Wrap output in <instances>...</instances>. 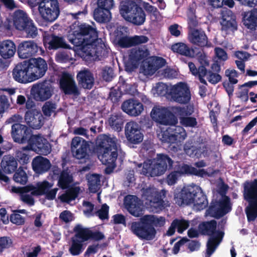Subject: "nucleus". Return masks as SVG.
I'll return each instance as SVG.
<instances>
[{
	"label": "nucleus",
	"mask_w": 257,
	"mask_h": 257,
	"mask_svg": "<svg viewBox=\"0 0 257 257\" xmlns=\"http://www.w3.org/2000/svg\"><path fill=\"white\" fill-rule=\"evenodd\" d=\"M124 205L128 211L135 217L140 216L144 213L143 204L136 196H126L124 199Z\"/></svg>",
	"instance_id": "obj_24"
},
{
	"label": "nucleus",
	"mask_w": 257,
	"mask_h": 257,
	"mask_svg": "<svg viewBox=\"0 0 257 257\" xmlns=\"http://www.w3.org/2000/svg\"><path fill=\"white\" fill-rule=\"evenodd\" d=\"M149 54V51L145 47L132 49L128 60L125 64L126 70L128 72L133 71L138 67L139 62L146 58Z\"/></svg>",
	"instance_id": "obj_19"
},
{
	"label": "nucleus",
	"mask_w": 257,
	"mask_h": 257,
	"mask_svg": "<svg viewBox=\"0 0 257 257\" xmlns=\"http://www.w3.org/2000/svg\"><path fill=\"white\" fill-rule=\"evenodd\" d=\"M34 171L38 174H42L48 171L51 167V163L47 158L37 156L32 161Z\"/></svg>",
	"instance_id": "obj_34"
},
{
	"label": "nucleus",
	"mask_w": 257,
	"mask_h": 257,
	"mask_svg": "<svg viewBox=\"0 0 257 257\" xmlns=\"http://www.w3.org/2000/svg\"><path fill=\"white\" fill-rule=\"evenodd\" d=\"M113 0H98L97 6L98 8L103 9L109 11L113 7Z\"/></svg>",
	"instance_id": "obj_56"
},
{
	"label": "nucleus",
	"mask_w": 257,
	"mask_h": 257,
	"mask_svg": "<svg viewBox=\"0 0 257 257\" xmlns=\"http://www.w3.org/2000/svg\"><path fill=\"white\" fill-rule=\"evenodd\" d=\"M171 49L174 52L186 56L191 57L193 55V51L185 43H177L172 45Z\"/></svg>",
	"instance_id": "obj_43"
},
{
	"label": "nucleus",
	"mask_w": 257,
	"mask_h": 257,
	"mask_svg": "<svg viewBox=\"0 0 257 257\" xmlns=\"http://www.w3.org/2000/svg\"><path fill=\"white\" fill-rule=\"evenodd\" d=\"M26 123L31 127L38 129L43 124V117L37 109H32L26 112L25 116Z\"/></svg>",
	"instance_id": "obj_29"
},
{
	"label": "nucleus",
	"mask_w": 257,
	"mask_h": 257,
	"mask_svg": "<svg viewBox=\"0 0 257 257\" xmlns=\"http://www.w3.org/2000/svg\"><path fill=\"white\" fill-rule=\"evenodd\" d=\"M151 116L157 123L165 125H175L178 122V119L172 113L171 108L163 106L154 107L151 112Z\"/></svg>",
	"instance_id": "obj_12"
},
{
	"label": "nucleus",
	"mask_w": 257,
	"mask_h": 257,
	"mask_svg": "<svg viewBox=\"0 0 257 257\" xmlns=\"http://www.w3.org/2000/svg\"><path fill=\"white\" fill-rule=\"evenodd\" d=\"M119 12L126 21L136 25L143 24L146 20L144 11L134 0L121 2L119 6Z\"/></svg>",
	"instance_id": "obj_8"
},
{
	"label": "nucleus",
	"mask_w": 257,
	"mask_h": 257,
	"mask_svg": "<svg viewBox=\"0 0 257 257\" xmlns=\"http://www.w3.org/2000/svg\"><path fill=\"white\" fill-rule=\"evenodd\" d=\"M189 41L199 46H204L207 42V37L203 31L198 29H191L188 33Z\"/></svg>",
	"instance_id": "obj_31"
},
{
	"label": "nucleus",
	"mask_w": 257,
	"mask_h": 257,
	"mask_svg": "<svg viewBox=\"0 0 257 257\" xmlns=\"http://www.w3.org/2000/svg\"><path fill=\"white\" fill-rule=\"evenodd\" d=\"M93 26L75 23L70 27L68 39L74 45L80 47L78 54L86 61H94L105 54V45L97 39Z\"/></svg>",
	"instance_id": "obj_1"
},
{
	"label": "nucleus",
	"mask_w": 257,
	"mask_h": 257,
	"mask_svg": "<svg viewBox=\"0 0 257 257\" xmlns=\"http://www.w3.org/2000/svg\"><path fill=\"white\" fill-rule=\"evenodd\" d=\"M32 150L29 144L28 146L22 147L16 151L15 157L17 160L22 164H26L30 160L29 151Z\"/></svg>",
	"instance_id": "obj_40"
},
{
	"label": "nucleus",
	"mask_w": 257,
	"mask_h": 257,
	"mask_svg": "<svg viewBox=\"0 0 257 257\" xmlns=\"http://www.w3.org/2000/svg\"><path fill=\"white\" fill-rule=\"evenodd\" d=\"M38 11L41 18L45 21L53 22L60 14L57 0H45L38 4Z\"/></svg>",
	"instance_id": "obj_10"
},
{
	"label": "nucleus",
	"mask_w": 257,
	"mask_h": 257,
	"mask_svg": "<svg viewBox=\"0 0 257 257\" xmlns=\"http://www.w3.org/2000/svg\"><path fill=\"white\" fill-rule=\"evenodd\" d=\"M187 137L185 129L181 126L168 127L158 133V138L164 143L175 144L183 142Z\"/></svg>",
	"instance_id": "obj_11"
},
{
	"label": "nucleus",
	"mask_w": 257,
	"mask_h": 257,
	"mask_svg": "<svg viewBox=\"0 0 257 257\" xmlns=\"http://www.w3.org/2000/svg\"><path fill=\"white\" fill-rule=\"evenodd\" d=\"M14 180L15 182L24 184L27 181V176L26 172L22 167H20L14 175Z\"/></svg>",
	"instance_id": "obj_54"
},
{
	"label": "nucleus",
	"mask_w": 257,
	"mask_h": 257,
	"mask_svg": "<svg viewBox=\"0 0 257 257\" xmlns=\"http://www.w3.org/2000/svg\"><path fill=\"white\" fill-rule=\"evenodd\" d=\"M142 70L145 75H152L156 72V67L152 64L151 58L144 62Z\"/></svg>",
	"instance_id": "obj_53"
},
{
	"label": "nucleus",
	"mask_w": 257,
	"mask_h": 257,
	"mask_svg": "<svg viewBox=\"0 0 257 257\" xmlns=\"http://www.w3.org/2000/svg\"><path fill=\"white\" fill-rule=\"evenodd\" d=\"M30 18L27 14L22 10H16L12 15V20L15 28L19 31H22L24 29Z\"/></svg>",
	"instance_id": "obj_30"
},
{
	"label": "nucleus",
	"mask_w": 257,
	"mask_h": 257,
	"mask_svg": "<svg viewBox=\"0 0 257 257\" xmlns=\"http://www.w3.org/2000/svg\"><path fill=\"white\" fill-rule=\"evenodd\" d=\"M243 24L248 29L255 30L257 27V10L244 12L243 15Z\"/></svg>",
	"instance_id": "obj_37"
},
{
	"label": "nucleus",
	"mask_w": 257,
	"mask_h": 257,
	"mask_svg": "<svg viewBox=\"0 0 257 257\" xmlns=\"http://www.w3.org/2000/svg\"><path fill=\"white\" fill-rule=\"evenodd\" d=\"M170 87L166 84L159 82L156 84L152 89L154 95L164 96L167 93L169 94Z\"/></svg>",
	"instance_id": "obj_49"
},
{
	"label": "nucleus",
	"mask_w": 257,
	"mask_h": 257,
	"mask_svg": "<svg viewBox=\"0 0 257 257\" xmlns=\"http://www.w3.org/2000/svg\"><path fill=\"white\" fill-rule=\"evenodd\" d=\"M225 75L228 77V79L230 83L234 84L237 83V73L235 70H227L225 71Z\"/></svg>",
	"instance_id": "obj_64"
},
{
	"label": "nucleus",
	"mask_w": 257,
	"mask_h": 257,
	"mask_svg": "<svg viewBox=\"0 0 257 257\" xmlns=\"http://www.w3.org/2000/svg\"><path fill=\"white\" fill-rule=\"evenodd\" d=\"M188 67L191 73L196 76L198 77L200 82L202 83L206 84V81L203 78L206 74V69L203 66H200L197 69L194 63L189 62Z\"/></svg>",
	"instance_id": "obj_45"
},
{
	"label": "nucleus",
	"mask_w": 257,
	"mask_h": 257,
	"mask_svg": "<svg viewBox=\"0 0 257 257\" xmlns=\"http://www.w3.org/2000/svg\"><path fill=\"white\" fill-rule=\"evenodd\" d=\"M10 103L7 97L4 95H0V117L2 114L10 107Z\"/></svg>",
	"instance_id": "obj_59"
},
{
	"label": "nucleus",
	"mask_w": 257,
	"mask_h": 257,
	"mask_svg": "<svg viewBox=\"0 0 257 257\" xmlns=\"http://www.w3.org/2000/svg\"><path fill=\"white\" fill-rule=\"evenodd\" d=\"M120 142L111 135H102L99 136L97 143L100 147L98 158L101 163L107 166L105 171L110 173L115 167V161L118 156L121 162L125 154L120 149Z\"/></svg>",
	"instance_id": "obj_2"
},
{
	"label": "nucleus",
	"mask_w": 257,
	"mask_h": 257,
	"mask_svg": "<svg viewBox=\"0 0 257 257\" xmlns=\"http://www.w3.org/2000/svg\"><path fill=\"white\" fill-rule=\"evenodd\" d=\"M16 45L14 42L10 40L0 42V55L5 59L13 57L16 53Z\"/></svg>",
	"instance_id": "obj_32"
},
{
	"label": "nucleus",
	"mask_w": 257,
	"mask_h": 257,
	"mask_svg": "<svg viewBox=\"0 0 257 257\" xmlns=\"http://www.w3.org/2000/svg\"><path fill=\"white\" fill-rule=\"evenodd\" d=\"M79 85L84 88L91 89L93 85L94 78L88 69L80 71L77 75Z\"/></svg>",
	"instance_id": "obj_33"
},
{
	"label": "nucleus",
	"mask_w": 257,
	"mask_h": 257,
	"mask_svg": "<svg viewBox=\"0 0 257 257\" xmlns=\"http://www.w3.org/2000/svg\"><path fill=\"white\" fill-rule=\"evenodd\" d=\"M180 177L179 172L174 171L167 176V183L169 185H173L177 182L178 179Z\"/></svg>",
	"instance_id": "obj_62"
},
{
	"label": "nucleus",
	"mask_w": 257,
	"mask_h": 257,
	"mask_svg": "<svg viewBox=\"0 0 257 257\" xmlns=\"http://www.w3.org/2000/svg\"><path fill=\"white\" fill-rule=\"evenodd\" d=\"M125 136L127 140L133 144L141 143L144 138V135L141 132L140 125L134 121L126 123L124 128Z\"/></svg>",
	"instance_id": "obj_20"
},
{
	"label": "nucleus",
	"mask_w": 257,
	"mask_h": 257,
	"mask_svg": "<svg viewBox=\"0 0 257 257\" xmlns=\"http://www.w3.org/2000/svg\"><path fill=\"white\" fill-rule=\"evenodd\" d=\"M216 222L211 220L204 222L199 225V230L203 234L209 235L207 243V249L205 257H210L221 243L224 232L221 230H216Z\"/></svg>",
	"instance_id": "obj_7"
},
{
	"label": "nucleus",
	"mask_w": 257,
	"mask_h": 257,
	"mask_svg": "<svg viewBox=\"0 0 257 257\" xmlns=\"http://www.w3.org/2000/svg\"><path fill=\"white\" fill-rule=\"evenodd\" d=\"M32 150L43 155L49 154L51 146L48 141L40 135H33L29 142Z\"/></svg>",
	"instance_id": "obj_22"
},
{
	"label": "nucleus",
	"mask_w": 257,
	"mask_h": 257,
	"mask_svg": "<svg viewBox=\"0 0 257 257\" xmlns=\"http://www.w3.org/2000/svg\"><path fill=\"white\" fill-rule=\"evenodd\" d=\"M173 161L167 156L158 154L153 160H148L143 164H138L137 171L147 176H159L172 166Z\"/></svg>",
	"instance_id": "obj_6"
},
{
	"label": "nucleus",
	"mask_w": 257,
	"mask_h": 257,
	"mask_svg": "<svg viewBox=\"0 0 257 257\" xmlns=\"http://www.w3.org/2000/svg\"><path fill=\"white\" fill-rule=\"evenodd\" d=\"M10 221L14 224L20 225L25 223V218L19 213L14 212L10 216Z\"/></svg>",
	"instance_id": "obj_61"
},
{
	"label": "nucleus",
	"mask_w": 257,
	"mask_h": 257,
	"mask_svg": "<svg viewBox=\"0 0 257 257\" xmlns=\"http://www.w3.org/2000/svg\"><path fill=\"white\" fill-rule=\"evenodd\" d=\"M174 199L178 205H192L194 210L200 211L205 208L208 201L201 188L192 184L184 187L180 191H176Z\"/></svg>",
	"instance_id": "obj_4"
},
{
	"label": "nucleus",
	"mask_w": 257,
	"mask_h": 257,
	"mask_svg": "<svg viewBox=\"0 0 257 257\" xmlns=\"http://www.w3.org/2000/svg\"><path fill=\"white\" fill-rule=\"evenodd\" d=\"M74 231L75 233L74 238L78 239L82 243L87 241L91 238V230L81 225H77L74 227Z\"/></svg>",
	"instance_id": "obj_38"
},
{
	"label": "nucleus",
	"mask_w": 257,
	"mask_h": 257,
	"mask_svg": "<svg viewBox=\"0 0 257 257\" xmlns=\"http://www.w3.org/2000/svg\"><path fill=\"white\" fill-rule=\"evenodd\" d=\"M83 244L78 239L73 238L69 248V252L74 256L78 255L83 251Z\"/></svg>",
	"instance_id": "obj_51"
},
{
	"label": "nucleus",
	"mask_w": 257,
	"mask_h": 257,
	"mask_svg": "<svg viewBox=\"0 0 257 257\" xmlns=\"http://www.w3.org/2000/svg\"><path fill=\"white\" fill-rule=\"evenodd\" d=\"M88 147L87 142L80 137H76L72 140V152L77 159H82L87 156Z\"/></svg>",
	"instance_id": "obj_25"
},
{
	"label": "nucleus",
	"mask_w": 257,
	"mask_h": 257,
	"mask_svg": "<svg viewBox=\"0 0 257 257\" xmlns=\"http://www.w3.org/2000/svg\"><path fill=\"white\" fill-rule=\"evenodd\" d=\"M30 185L27 186L17 188L13 187L11 191L14 193H20L21 200L30 205H33L34 204V200L32 195H34L33 190H30V188H27Z\"/></svg>",
	"instance_id": "obj_36"
},
{
	"label": "nucleus",
	"mask_w": 257,
	"mask_h": 257,
	"mask_svg": "<svg viewBox=\"0 0 257 257\" xmlns=\"http://www.w3.org/2000/svg\"><path fill=\"white\" fill-rule=\"evenodd\" d=\"M73 181L72 176L67 171H63L59 177L58 184L62 189L68 188Z\"/></svg>",
	"instance_id": "obj_47"
},
{
	"label": "nucleus",
	"mask_w": 257,
	"mask_h": 257,
	"mask_svg": "<svg viewBox=\"0 0 257 257\" xmlns=\"http://www.w3.org/2000/svg\"><path fill=\"white\" fill-rule=\"evenodd\" d=\"M178 232L181 233L189 226L190 222L184 219H175Z\"/></svg>",
	"instance_id": "obj_60"
},
{
	"label": "nucleus",
	"mask_w": 257,
	"mask_h": 257,
	"mask_svg": "<svg viewBox=\"0 0 257 257\" xmlns=\"http://www.w3.org/2000/svg\"><path fill=\"white\" fill-rule=\"evenodd\" d=\"M43 43L45 48L49 50L57 49L59 48H68V45L62 37L53 35H45L44 37Z\"/></svg>",
	"instance_id": "obj_27"
},
{
	"label": "nucleus",
	"mask_w": 257,
	"mask_h": 257,
	"mask_svg": "<svg viewBox=\"0 0 257 257\" xmlns=\"http://www.w3.org/2000/svg\"><path fill=\"white\" fill-rule=\"evenodd\" d=\"M172 113L181 117L190 115L193 112V107L191 105H188L186 107H172L171 108Z\"/></svg>",
	"instance_id": "obj_46"
},
{
	"label": "nucleus",
	"mask_w": 257,
	"mask_h": 257,
	"mask_svg": "<svg viewBox=\"0 0 257 257\" xmlns=\"http://www.w3.org/2000/svg\"><path fill=\"white\" fill-rule=\"evenodd\" d=\"M1 166L5 173L10 174L16 170L18 167V163L14 157L8 155L3 158Z\"/></svg>",
	"instance_id": "obj_39"
},
{
	"label": "nucleus",
	"mask_w": 257,
	"mask_h": 257,
	"mask_svg": "<svg viewBox=\"0 0 257 257\" xmlns=\"http://www.w3.org/2000/svg\"><path fill=\"white\" fill-rule=\"evenodd\" d=\"M55 104L50 102H47L42 108L43 112L46 116H50L55 110Z\"/></svg>",
	"instance_id": "obj_58"
},
{
	"label": "nucleus",
	"mask_w": 257,
	"mask_h": 257,
	"mask_svg": "<svg viewBox=\"0 0 257 257\" xmlns=\"http://www.w3.org/2000/svg\"><path fill=\"white\" fill-rule=\"evenodd\" d=\"M47 70V64L42 58H31L18 64L13 70V77L19 83L26 84L43 77Z\"/></svg>",
	"instance_id": "obj_3"
},
{
	"label": "nucleus",
	"mask_w": 257,
	"mask_h": 257,
	"mask_svg": "<svg viewBox=\"0 0 257 257\" xmlns=\"http://www.w3.org/2000/svg\"><path fill=\"white\" fill-rule=\"evenodd\" d=\"M108 123L113 130L119 132L122 128L123 121L120 116L113 115L109 118Z\"/></svg>",
	"instance_id": "obj_52"
},
{
	"label": "nucleus",
	"mask_w": 257,
	"mask_h": 257,
	"mask_svg": "<svg viewBox=\"0 0 257 257\" xmlns=\"http://www.w3.org/2000/svg\"><path fill=\"white\" fill-rule=\"evenodd\" d=\"M109 207L104 204L102 205L101 208L98 210L96 212L95 214L98 216L99 218L102 220L107 219L108 214Z\"/></svg>",
	"instance_id": "obj_57"
},
{
	"label": "nucleus",
	"mask_w": 257,
	"mask_h": 257,
	"mask_svg": "<svg viewBox=\"0 0 257 257\" xmlns=\"http://www.w3.org/2000/svg\"><path fill=\"white\" fill-rule=\"evenodd\" d=\"M53 186V183H49L47 181H43L38 182L35 185H30V186L27 188H30V190H33L34 195H45L47 199L53 200L56 197L58 189H50Z\"/></svg>",
	"instance_id": "obj_17"
},
{
	"label": "nucleus",
	"mask_w": 257,
	"mask_h": 257,
	"mask_svg": "<svg viewBox=\"0 0 257 257\" xmlns=\"http://www.w3.org/2000/svg\"><path fill=\"white\" fill-rule=\"evenodd\" d=\"M121 107L123 112L132 116H139L144 110L143 104L134 99L124 101L122 103Z\"/></svg>",
	"instance_id": "obj_26"
},
{
	"label": "nucleus",
	"mask_w": 257,
	"mask_h": 257,
	"mask_svg": "<svg viewBox=\"0 0 257 257\" xmlns=\"http://www.w3.org/2000/svg\"><path fill=\"white\" fill-rule=\"evenodd\" d=\"M53 93L51 84L47 81H43L33 85L31 94L37 101H44L50 98Z\"/></svg>",
	"instance_id": "obj_16"
},
{
	"label": "nucleus",
	"mask_w": 257,
	"mask_h": 257,
	"mask_svg": "<svg viewBox=\"0 0 257 257\" xmlns=\"http://www.w3.org/2000/svg\"><path fill=\"white\" fill-rule=\"evenodd\" d=\"M94 18L99 23L109 22L111 19V14L109 11L97 8L94 11Z\"/></svg>",
	"instance_id": "obj_42"
},
{
	"label": "nucleus",
	"mask_w": 257,
	"mask_h": 257,
	"mask_svg": "<svg viewBox=\"0 0 257 257\" xmlns=\"http://www.w3.org/2000/svg\"><path fill=\"white\" fill-rule=\"evenodd\" d=\"M11 135L15 142L28 144L33 136L32 135L31 131L27 126L20 123H15L12 126Z\"/></svg>",
	"instance_id": "obj_21"
},
{
	"label": "nucleus",
	"mask_w": 257,
	"mask_h": 257,
	"mask_svg": "<svg viewBox=\"0 0 257 257\" xmlns=\"http://www.w3.org/2000/svg\"><path fill=\"white\" fill-rule=\"evenodd\" d=\"M169 94L172 99L180 104L188 103L191 97L189 87L185 82H179L170 86Z\"/></svg>",
	"instance_id": "obj_13"
},
{
	"label": "nucleus",
	"mask_w": 257,
	"mask_h": 257,
	"mask_svg": "<svg viewBox=\"0 0 257 257\" xmlns=\"http://www.w3.org/2000/svg\"><path fill=\"white\" fill-rule=\"evenodd\" d=\"M60 85L61 88L65 94H72L75 96L79 94L73 76L68 73H63L60 79Z\"/></svg>",
	"instance_id": "obj_23"
},
{
	"label": "nucleus",
	"mask_w": 257,
	"mask_h": 257,
	"mask_svg": "<svg viewBox=\"0 0 257 257\" xmlns=\"http://www.w3.org/2000/svg\"><path fill=\"white\" fill-rule=\"evenodd\" d=\"M112 39L115 44L122 48L144 44L149 41V38L144 35L128 37L126 28L122 27H117L112 35Z\"/></svg>",
	"instance_id": "obj_9"
},
{
	"label": "nucleus",
	"mask_w": 257,
	"mask_h": 257,
	"mask_svg": "<svg viewBox=\"0 0 257 257\" xmlns=\"http://www.w3.org/2000/svg\"><path fill=\"white\" fill-rule=\"evenodd\" d=\"M180 122L186 127H195L197 124L196 119L192 117H181Z\"/></svg>",
	"instance_id": "obj_55"
},
{
	"label": "nucleus",
	"mask_w": 257,
	"mask_h": 257,
	"mask_svg": "<svg viewBox=\"0 0 257 257\" xmlns=\"http://www.w3.org/2000/svg\"><path fill=\"white\" fill-rule=\"evenodd\" d=\"M205 76L206 77L208 81L212 84H216L221 80V76L219 74L210 71L206 72Z\"/></svg>",
	"instance_id": "obj_63"
},
{
	"label": "nucleus",
	"mask_w": 257,
	"mask_h": 257,
	"mask_svg": "<svg viewBox=\"0 0 257 257\" xmlns=\"http://www.w3.org/2000/svg\"><path fill=\"white\" fill-rule=\"evenodd\" d=\"M88 185L90 191L96 192L100 186V176L98 174H90L87 176Z\"/></svg>",
	"instance_id": "obj_44"
},
{
	"label": "nucleus",
	"mask_w": 257,
	"mask_h": 257,
	"mask_svg": "<svg viewBox=\"0 0 257 257\" xmlns=\"http://www.w3.org/2000/svg\"><path fill=\"white\" fill-rule=\"evenodd\" d=\"M187 22L190 30L195 29L198 24L197 17L195 15V6L192 5L187 12Z\"/></svg>",
	"instance_id": "obj_48"
},
{
	"label": "nucleus",
	"mask_w": 257,
	"mask_h": 257,
	"mask_svg": "<svg viewBox=\"0 0 257 257\" xmlns=\"http://www.w3.org/2000/svg\"><path fill=\"white\" fill-rule=\"evenodd\" d=\"M24 27L23 31H25L27 34V37L34 38L37 36V28L35 25L33 20L31 19Z\"/></svg>",
	"instance_id": "obj_50"
},
{
	"label": "nucleus",
	"mask_w": 257,
	"mask_h": 257,
	"mask_svg": "<svg viewBox=\"0 0 257 257\" xmlns=\"http://www.w3.org/2000/svg\"><path fill=\"white\" fill-rule=\"evenodd\" d=\"M211 210L216 211V215L218 217L228 213L231 210L229 198L226 196H222L219 201L212 207Z\"/></svg>",
	"instance_id": "obj_35"
},
{
	"label": "nucleus",
	"mask_w": 257,
	"mask_h": 257,
	"mask_svg": "<svg viewBox=\"0 0 257 257\" xmlns=\"http://www.w3.org/2000/svg\"><path fill=\"white\" fill-rule=\"evenodd\" d=\"M81 191V190L79 187L74 186L69 188L65 193L60 195L59 198L62 202L69 203L75 200Z\"/></svg>",
	"instance_id": "obj_41"
},
{
	"label": "nucleus",
	"mask_w": 257,
	"mask_h": 257,
	"mask_svg": "<svg viewBox=\"0 0 257 257\" xmlns=\"http://www.w3.org/2000/svg\"><path fill=\"white\" fill-rule=\"evenodd\" d=\"M177 171L179 172L180 176L184 174H192L201 177L212 176L213 174L216 172L215 171H213L211 168H208L206 170L197 169L191 166L185 164L182 165L180 167L179 170Z\"/></svg>",
	"instance_id": "obj_28"
},
{
	"label": "nucleus",
	"mask_w": 257,
	"mask_h": 257,
	"mask_svg": "<svg viewBox=\"0 0 257 257\" xmlns=\"http://www.w3.org/2000/svg\"><path fill=\"white\" fill-rule=\"evenodd\" d=\"M40 51V54L44 51L41 47L33 40L24 41L20 43L18 47V54L19 58L27 59L36 55Z\"/></svg>",
	"instance_id": "obj_18"
},
{
	"label": "nucleus",
	"mask_w": 257,
	"mask_h": 257,
	"mask_svg": "<svg viewBox=\"0 0 257 257\" xmlns=\"http://www.w3.org/2000/svg\"><path fill=\"white\" fill-rule=\"evenodd\" d=\"M166 222L165 217L156 215H146L141 218L140 221L131 223V230L142 240H151L156 236L155 227H161Z\"/></svg>",
	"instance_id": "obj_5"
},
{
	"label": "nucleus",
	"mask_w": 257,
	"mask_h": 257,
	"mask_svg": "<svg viewBox=\"0 0 257 257\" xmlns=\"http://www.w3.org/2000/svg\"><path fill=\"white\" fill-rule=\"evenodd\" d=\"M253 185L247 184L244 189V198L249 202L246 213L249 221L254 220L257 217V194L252 192Z\"/></svg>",
	"instance_id": "obj_15"
},
{
	"label": "nucleus",
	"mask_w": 257,
	"mask_h": 257,
	"mask_svg": "<svg viewBox=\"0 0 257 257\" xmlns=\"http://www.w3.org/2000/svg\"><path fill=\"white\" fill-rule=\"evenodd\" d=\"M143 197L146 199V205L153 211L158 212L166 205L162 196L159 197L156 189L154 187L143 188Z\"/></svg>",
	"instance_id": "obj_14"
}]
</instances>
